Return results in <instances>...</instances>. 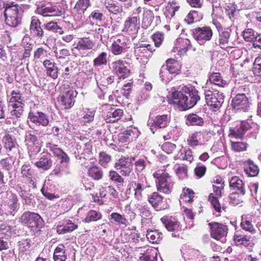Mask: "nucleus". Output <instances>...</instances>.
Instances as JSON below:
<instances>
[{
    "mask_svg": "<svg viewBox=\"0 0 261 261\" xmlns=\"http://www.w3.org/2000/svg\"><path fill=\"white\" fill-rule=\"evenodd\" d=\"M199 99L197 91L185 93L181 91H175L172 93L169 101L170 103L177 105L181 110L184 111L193 107Z\"/></svg>",
    "mask_w": 261,
    "mask_h": 261,
    "instance_id": "1",
    "label": "nucleus"
},
{
    "mask_svg": "<svg viewBox=\"0 0 261 261\" xmlns=\"http://www.w3.org/2000/svg\"><path fill=\"white\" fill-rule=\"evenodd\" d=\"M22 11L18 5L7 6L4 11L5 21L7 25L15 27L20 23Z\"/></svg>",
    "mask_w": 261,
    "mask_h": 261,
    "instance_id": "2",
    "label": "nucleus"
},
{
    "mask_svg": "<svg viewBox=\"0 0 261 261\" xmlns=\"http://www.w3.org/2000/svg\"><path fill=\"white\" fill-rule=\"evenodd\" d=\"M153 177L156 179L158 190L164 193L169 194L171 192L170 178L169 174L163 170H158L154 173Z\"/></svg>",
    "mask_w": 261,
    "mask_h": 261,
    "instance_id": "3",
    "label": "nucleus"
},
{
    "mask_svg": "<svg viewBox=\"0 0 261 261\" xmlns=\"http://www.w3.org/2000/svg\"><path fill=\"white\" fill-rule=\"evenodd\" d=\"M224 95L217 90L205 92V98L207 105L214 111L219 109L224 102Z\"/></svg>",
    "mask_w": 261,
    "mask_h": 261,
    "instance_id": "4",
    "label": "nucleus"
},
{
    "mask_svg": "<svg viewBox=\"0 0 261 261\" xmlns=\"http://www.w3.org/2000/svg\"><path fill=\"white\" fill-rule=\"evenodd\" d=\"M134 158H121L116 163L115 167L120 170V173L123 176H128L133 169V161Z\"/></svg>",
    "mask_w": 261,
    "mask_h": 261,
    "instance_id": "5",
    "label": "nucleus"
},
{
    "mask_svg": "<svg viewBox=\"0 0 261 261\" xmlns=\"http://www.w3.org/2000/svg\"><path fill=\"white\" fill-rule=\"evenodd\" d=\"M76 95L77 92L75 91L73 89H69L63 92L59 97L58 101L65 109H68L73 105Z\"/></svg>",
    "mask_w": 261,
    "mask_h": 261,
    "instance_id": "6",
    "label": "nucleus"
},
{
    "mask_svg": "<svg viewBox=\"0 0 261 261\" xmlns=\"http://www.w3.org/2000/svg\"><path fill=\"white\" fill-rule=\"evenodd\" d=\"M193 34L195 39L200 42L210 40L213 35L212 29L208 27L196 28Z\"/></svg>",
    "mask_w": 261,
    "mask_h": 261,
    "instance_id": "7",
    "label": "nucleus"
},
{
    "mask_svg": "<svg viewBox=\"0 0 261 261\" xmlns=\"http://www.w3.org/2000/svg\"><path fill=\"white\" fill-rule=\"evenodd\" d=\"M125 64L126 63L122 60H117L112 63L113 71L123 78L126 77L129 73V70L127 69Z\"/></svg>",
    "mask_w": 261,
    "mask_h": 261,
    "instance_id": "8",
    "label": "nucleus"
},
{
    "mask_svg": "<svg viewBox=\"0 0 261 261\" xmlns=\"http://www.w3.org/2000/svg\"><path fill=\"white\" fill-rule=\"evenodd\" d=\"M209 225L211 226V234L212 238L219 240L226 235L227 230L226 226L217 222L209 223Z\"/></svg>",
    "mask_w": 261,
    "mask_h": 261,
    "instance_id": "9",
    "label": "nucleus"
},
{
    "mask_svg": "<svg viewBox=\"0 0 261 261\" xmlns=\"http://www.w3.org/2000/svg\"><path fill=\"white\" fill-rule=\"evenodd\" d=\"M41 217L38 214L30 212L23 213L20 218L22 223L32 227L37 225Z\"/></svg>",
    "mask_w": 261,
    "mask_h": 261,
    "instance_id": "10",
    "label": "nucleus"
},
{
    "mask_svg": "<svg viewBox=\"0 0 261 261\" xmlns=\"http://www.w3.org/2000/svg\"><path fill=\"white\" fill-rule=\"evenodd\" d=\"M232 105L236 110H246L248 105V99L244 94H238L233 100Z\"/></svg>",
    "mask_w": 261,
    "mask_h": 261,
    "instance_id": "11",
    "label": "nucleus"
},
{
    "mask_svg": "<svg viewBox=\"0 0 261 261\" xmlns=\"http://www.w3.org/2000/svg\"><path fill=\"white\" fill-rule=\"evenodd\" d=\"M180 65L179 63L174 59H168L165 65L162 67L161 74L164 70H167L170 73H178L180 70Z\"/></svg>",
    "mask_w": 261,
    "mask_h": 261,
    "instance_id": "12",
    "label": "nucleus"
},
{
    "mask_svg": "<svg viewBox=\"0 0 261 261\" xmlns=\"http://www.w3.org/2000/svg\"><path fill=\"white\" fill-rule=\"evenodd\" d=\"M168 122V117L167 115L159 116L155 119H149L148 121V124L150 126H154L159 128L165 127Z\"/></svg>",
    "mask_w": 261,
    "mask_h": 261,
    "instance_id": "13",
    "label": "nucleus"
},
{
    "mask_svg": "<svg viewBox=\"0 0 261 261\" xmlns=\"http://www.w3.org/2000/svg\"><path fill=\"white\" fill-rule=\"evenodd\" d=\"M29 117L32 122L43 126H46L49 123L48 117L41 112H37L36 115L30 114Z\"/></svg>",
    "mask_w": 261,
    "mask_h": 261,
    "instance_id": "14",
    "label": "nucleus"
},
{
    "mask_svg": "<svg viewBox=\"0 0 261 261\" xmlns=\"http://www.w3.org/2000/svg\"><path fill=\"white\" fill-rule=\"evenodd\" d=\"M229 186L233 189L238 190L239 192L241 191L242 194H245L244 184L238 177H232L229 181Z\"/></svg>",
    "mask_w": 261,
    "mask_h": 261,
    "instance_id": "15",
    "label": "nucleus"
},
{
    "mask_svg": "<svg viewBox=\"0 0 261 261\" xmlns=\"http://www.w3.org/2000/svg\"><path fill=\"white\" fill-rule=\"evenodd\" d=\"M37 11L39 14L42 15L44 16H53L59 15L61 13L58 10H56L55 7H47L44 8L43 7H38Z\"/></svg>",
    "mask_w": 261,
    "mask_h": 261,
    "instance_id": "16",
    "label": "nucleus"
},
{
    "mask_svg": "<svg viewBox=\"0 0 261 261\" xmlns=\"http://www.w3.org/2000/svg\"><path fill=\"white\" fill-rule=\"evenodd\" d=\"M66 258L65 246L62 244L59 245L54 251V259L55 261H65Z\"/></svg>",
    "mask_w": 261,
    "mask_h": 261,
    "instance_id": "17",
    "label": "nucleus"
},
{
    "mask_svg": "<svg viewBox=\"0 0 261 261\" xmlns=\"http://www.w3.org/2000/svg\"><path fill=\"white\" fill-rule=\"evenodd\" d=\"M30 29L31 32L37 36L39 37L43 36V31L40 27V22L38 19L32 18L30 25Z\"/></svg>",
    "mask_w": 261,
    "mask_h": 261,
    "instance_id": "18",
    "label": "nucleus"
},
{
    "mask_svg": "<svg viewBox=\"0 0 261 261\" xmlns=\"http://www.w3.org/2000/svg\"><path fill=\"white\" fill-rule=\"evenodd\" d=\"M210 83L214 84V86L223 87L226 85L225 81L223 80L219 73H213L209 79Z\"/></svg>",
    "mask_w": 261,
    "mask_h": 261,
    "instance_id": "19",
    "label": "nucleus"
},
{
    "mask_svg": "<svg viewBox=\"0 0 261 261\" xmlns=\"http://www.w3.org/2000/svg\"><path fill=\"white\" fill-rule=\"evenodd\" d=\"M90 5V0H79L75 7L77 13L82 17V15L84 13L87 8Z\"/></svg>",
    "mask_w": 261,
    "mask_h": 261,
    "instance_id": "20",
    "label": "nucleus"
},
{
    "mask_svg": "<svg viewBox=\"0 0 261 261\" xmlns=\"http://www.w3.org/2000/svg\"><path fill=\"white\" fill-rule=\"evenodd\" d=\"M94 46V44L88 38H85L81 39L78 43L76 44L75 48L78 49H91Z\"/></svg>",
    "mask_w": 261,
    "mask_h": 261,
    "instance_id": "21",
    "label": "nucleus"
},
{
    "mask_svg": "<svg viewBox=\"0 0 261 261\" xmlns=\"http://www.w3.org/2000/svg\"><path fill=\"white\" fill-rule=\"evenodd\" d=\"M7 206L11 213L16 212L19 207V203L17 197L14 195H11L7 202Z\"/></svg>",
    "mask_w": 261,
    "mask_h": 261,
    "instance_id": "22",
    "label": "nucleus"
},
{
    "mask_svg": "<svg viewBox=\"0 0 261 261\" xmlns=\"http://www.w3.org/2000/svg\"><path fill=\"white\" fill-rule=\"evenodd\" d=\"M245 171L249 176L254 177L256 176L259 172L258 167L254 165L252 161H249L248 165L245 168Z\"/></svg>",
    "mask_w": 261,
    "mask_h": 261,
    "instance_id": "23",
    "label": "nucleus"
},
{
    "mask_svg": "<svg viewBox=\"0 0 261 261\" xmlns=\"http://www.w3.org/2000/svg\"><path fill=\"white\" fill-rule=\"evenodd\" d=\"M10 107L13 109V110L11 111L12 116H15L19 118L23 115V104L22 103L11 104V105H9V108H10Z\"/></svg>",
    "mask_w": 261,
    "mask_h": 261,
    "instance_id": "24",
    "label": "nucleus"
},
{
    "mask_svg": "<svg viewBox=\"0 0 261 261\" xmlns=\"http://www.w3.org/2000/svg\"><path fill=\"white\" fill-rule=\"evenodd\" d=\"M77 225L73 223L71 221L68 220L65 226H60L57 228V232L59 234L65 233L70 232L77 228Z\"/></svg>",
    "mask_w": 261,
    "mask_h": 261,
    "instance_id": "25",
    "label": "nucleus"
},
{
    "mask_svg": "<svg viewBox=\"0 0 261 261\" xmlns=\"http://www.w3.org/2000/svg\"><path fill=\"white\" fill-rule=\"evenodd\" d=\"M230 36L229 32L227 30H221L219 31V38L218 40L219 45L225 46L227 45L228 39Z\"/></svg>",
    "mask_w": 261,
    "mask_h": 261,
    "instance_id": "26",
    "label": "nucleus"
},
{
    "mask_svg": "<svg viewBox=\"0 0 261 261\" xmlns=\"http://www.w3.org/2000/svg\"><path fill=\"white\" fill-rule=\"evenodd\" d=\"M88 174L94 179H99L102 177V171L98 167L95 166L89 168Z\"/></svg>",
    "mask_w": 261,
    "mask_h": 261,
    "instance_id": "27",
    "label": "nucleus"
},
{
    "mask_svg": "<svg viewBox=\"0 0 261 261\" xmlns=\"http://www.w3.org/2000/svg\"><path fill=\"white\" fill-rule=\"evenodd\" d=\"M244 194H242L241 193V191L239 193H232L230 194V203L232 204L236 205H238L243 201V196Z\"/></svg>",
    "mask_w": 261,
    "mask_h": 261,
    "instance_id": "28",
    "label": "nucleus"
},
{
    "mask_svg": "<svg viewBox=\"0 0 261 261\" xmlns=\"http://www.w3.org/2000/svg\"><path fill=\"white\" fill-rule=\"evenodd\" d=\"M105 6L108 10L115 14H118L122 11L123 8L121 5L118 4L105 3Z\"/></svg>",
    "mask_w": 261,
    "mask_h": 261,
    "instance_id": "29",
    "label": "nucleus"
},
{
    "mask_svg": "<svg viewBox=\"0 0 261 261\" xmlns=\"http://www.w3.org/2000/svg\"><path fill=\"white\" fill-rule=\"evenodd\" d=\"M187 120L192 125H201L203 123V119L194 114L189 115Z\"/></svg>",
    "mask_w": 261,
    "mask_h": 261,
    "instance_id": "30",
    "label": "nucleus"
},
{
    "mask_svg": "<svg viewBox=\"0 0 261 261\" xmlns=\"http://www.w3.org/2000/svg\"><path fill=\"white\" fill-rule=\"evenodd\" d=\"M35 165L39 168H41L43 170H47L51 166V161L47 158H41L39 161L37 162Z\"/></svg>",
    "mask_w": 261,
    "mask_h": 261,
    "instance_id": "31",
    "label": "nucleus"
},
{
    "mask_svg": "<svg viewBox=\"0 0 261 261\" xmlns=\"http://www.w3.org/2000/svg\"><path fill=\"white\" fill-rule=\"evenodd\" d=\"M234 241L237 245H243L247 246L249 245L250 237L236 234L234 236Z\"/></svg>",
    "mask_w": 261,
    "mask_h": 261,
    "instance_id": "32",
    "label": "nucleus"
},
{
    "mask_svg": "<svg viewBox=\"0 0 261 261\" xmlns=\"http://www.w3.org/2000/svg\"><path fill=\"white\" fill-rule=\"evenodd\" d=\"M241 226L243 229L251 233H253L255 231V229L251 222L246 218L242 217V221L241 223Z\"/></svg>",
    "mask_w": 261,
    "mask_h": 261,
    "instance_id": "33",
    "label": "nucleus"
},
{
    "mask_svg": "<svg viewBox=\"0 0 261 261\" xmlns=\"http://www.w3.org/2000/svg\"><path fill=\"white\" fill-rule=\"evenodd\" d=\"M111 160V156L106 152H102L100 153L99 163L103 167L106 168L107 167L108 164L110 162Z\"/></svg>",
    "mask_w": 261,
    "mask_h": 261,
    "instance_id": "34",
    "label": "nucleus"
},
{
    "mask_svg": "<svg viewBox=\"0 0 261 261\" xmlns=\"http://www.w3.org/2000/svg\"><path fill=\"white\" fill-rule=\"evenodd\" d=\"M3 142L5 146L7 149L11 150L13 147H15L16 142L10 135H6L3 138Z\"/></svg>",
    "mask_w": 261,
    "mask_h": 261,
    "instance_id": "35",
    "label": "nucleus"
},
{
    "mask_svg": "<svg viewBox=\"0 0 261 261\" xmlns=\"http://www.w3.org/2000/svg\"><path fill=\"white\" fill-rule=\"evenodd\" d=\"M146 237L150 242L156 243L161 239V235L156 231L150 230L147 231Z\"/></svg>",
    "mask_w": 261,
    "mask_h": 261,
    "instance_id": "36",
    "label": "nucleus"
},
{
    "mask_svg": "<svg viewBox=\"0 0 261 261\" xmlns=\"http://www.w3.org/2000/svg\"><path fill=\"white\" fill-rule=\"evenodd\" d=\"M107 54L106 53H101L94 60L93 64L95 66H100L107 64Z\"/></svg>",
    "mask_w": 261,
    "mask_h": 261,
    "instance_id": "37",
    "label": "nucleus"
},
{
    "mask_svg": "<svg viewBox=\"0 0 261 261\" xmlns=\"http://www.w3.org/2000/svg\"><path fill=\"white\" fill-rule=\"evenodd\" d=\"M164 225L169 231H174L178 230L179 228V224L177 222L171 220H166L164 222Z\"/></svg>",
    "mask_w": 261,
    "mask_h": 261,
    "instance_id": "38",
    "label": "nucleus"
},
{
    "mask_svg": "<svg viewBox=\"0 0 261 261\" xmlns=\"http://www.w3.org/2000/svg\"><path fill=\"white\" fill-rule=\"evenodd\" d=\"M101 218V214L95 211H90L86 219L85 220L87 222H89L90 221H97Z\"/></svg>",
    "mask_w": 261,
    "mask_h": 261,
    "instance_id": "39",
    "label": "nucleus"
},
{
    "mask_svg": "<svg viewBox=\"0 0 261 261\" xmlns=\"http://www.w3.org/2000/svg\"><path fill=\"white\" fill-rule=\"evenodd\" d=\"M243 37L246 41L249 42L257 39L254 31L251 29H246L243 32Z\"/></svg>",
    "mask_w": 261,
    "mask_h": 261,
    "instance_id": "40",
    "label": "nucleus"
},
{
    "mask_svg": "<svg viewBox=\"0 0 261 261\" xmlns=\"http://www.w3.org/2000/svg\"><path fill=\"white\" fill-rule=\"evenodd\" d=\"M217 198V197L214 196L213 193H211L208 197V200L210 201L213 207L217 212H220L221 211V206Z\"/></svg>",
    "mask_w": 261,
    "mask_h": 261,
    "instance_id": "41",
    "label": "nucleus"
},
{
    "mask_svg": "<svg viewBox=\"0 0 261 261\" xmlns=\"http://www.w3.org/2000/svg\"><path fill=\"white\" fill-rule=\"evenodd\" d=\"M135 187H134V196L135 198L140 200L142 198V192L144 189L143 185L140 183H135Z\"/></svg>",
    "mask_w": 261,
    "mask_h": 261,
    "instance_id": "42",
    "label": "nucleus"
},
{
    "mask_svg": "<svg viewBox=\"0 0 261 261\" xmlns=\"http://www.w3.org/2000/svg\"><path fill=\"white\" fill-rule=\"evenodd\" d=\"M120 40L118 39L112 44L111 50L115 55H120L123 50V47L119 44Z\"/></svg>",
    "mask_w": 261,
    "mask_h": 261,
    "instance_id": "43",
    "label": "nucleus"
},
{
    "mask_svg": "<svg viewBox=\"0 0 261 261\" xmlns=\"http://www.w3.org/2000/svg\"><path fill=\"white\" fill-rule=\"evenodd\" d=\"M244 131H242L239 127L235 129H230L229 136L230 138L236 139H241L244 136Z\"/></svg>",
    "mask_w": 261,
    "mask_h": 261,
    "instance_id": "44",
    "label": "nucleus"
},
{
    "mask_svg": "<svg viewBox=\"0 0 261 261\" xmlns=\"http://www.w3.org/2000/svg\"><path fill=\"white\" fill-rule=\"evenodd\" d=\"M253 73L255 76H261V58L257 57L254 62Z\"/></svg>",
    "mask_w": 261,
    "mask_h": 261,
    "instance_id": "45",
    "label": "nucleus"
},
{
    "mask_svg": "<svg viewBox=\"0 0 261 261\" xmlns=\"http://www.w3.org/2000/svg\"><path fill=\"white\" fill-rule=\"evenodd\" d=\"M161 148L166 153L170 154L173 153L175 150L176 146L170 142H166L162 145Z\"/></svg>",
    "mask_w": 261,
    "mask_h": 261,
    "instance_id": "46",
    "label": "nucleus"
},
{
    "mask_svg": "<svg viewBox=\"0 0 261 261\" xmlns=\"http://www.w3.org/2000/svg\"><path fill=\"white\" fill-rule=\"evenodd\" d=\"M231 147L233 150L240 152L246 150L247 146L243 142L231 141Z\"/></svg>",
    "mask_w": 261,
    "mask_h": 261,
    "instance_id": "47",
    "label": "nucleus"
},
{
    "mask_svg": "<svg viewBox=\"0 0 261 261\" xmlns=\"http://www.w3.org/2000/svg\"><path fill=\"white\" fill-rule=\"evenodd\" d=\"M148 200L152 206H156L158 205L159 203L162 201V197L159 195L158 193L154 192L149 198Z\"/></svg>",
    "mask_w": 261,
    "mask_h": 261,
    "instance_id": "48",
    "label": "nucleus"
},
{
    "mask_svg": "<svg viewBox=\"0 0 261 261\" xmlns=\"http://www.w3.org/2000/svg\"><path fill=\"white\" fill-rule=\"evenodd\" d=\"M22 99L20 96V94L19 92H16L15 91H13L11 93V97L10 99L9 105H11V104L12 103H15V102H17L16 103H22Z\"/></svg>",
    "mask_w": 261,
    "mask_h": 261,
    "instance_id": "49",
    "label": "nucleus"
},
{
    "mask_svg": "<svg viewBox=\"0 0 261 261\" xmlns=\"http://www.w3.org/2000/svg\"><path fill=\"white\" fill-rule=\"evenodd\" d=\"M110 217L119 224H126V219L118 213H113L111 214Z\"/></svg>",
    "mask_w": 261,
    "mask_h": 261,
    "instance_id": "50",
    "label": "nucleus"
},
{
    "mask_svg": "<svg viewBox=\"0 0 261 261\" xmlns=\"http://www.w3.org/2000/svg\"><path fill=\"white\" fill-rule=\"evenodd\" d=\"M109 177L110 179L113 181L121 183L124 181L123 178L116 171H111L109 172Z\"/></svg>",
    "mask_w": 261,
    "mask_h": 261,
    "instance_id": "51",
    "label": "nucleus"
},
{
    "mask_svg": "<svg viewBox=\"0 0 261 261\" xmlns=\"http://www.w3.org/2000/svg\"><path fill=\"white\" fill-rule=\"evenodd\" d=\"M137 22V17H134L129 18L127 21L125 22L124 29L128 30L129 28H131V30H132L133 28H135Z\"/></svg>",
    "mask_w": 261,
    "mask_h": 261,
    "instance_id": "52",
    "label": "nucleus"
},
{
    "mask_svg": "<svg viewBox=\"0 0 261 261\" xmlns=\"http://www.w3.org/2000/svg\"><path fill=\"white\" fill-rule=\"evenodd\" d=\"M184 155L183 152H179L176 156H183V159L188 161L189 162H191L193 160V154L191 150H188L184 151Z\"/></svg>",
    "mask_w": 261,
    "mask_h": 261,
    "instance_id": "53",
    "label": "nucleus"
},
{
    "mask_svg": "<svg viewBox=\"0 0 261 261\" xmlns=\"http://www.w3.org/2000/svg\"><path fill=\"white\" fill-rule=\"evenodd\" d=\"M46 70L48 75L54 79L58 77V68L56 66H53V67H49Z\"/></svg>",
    "mask_w": 261,
    "mask_h": 261,
    "instance_id": "54",
    "label": "nucleus"
},
{
    "mask_svg": "<svg viewBox=\"0 0 261 261\" xmlns=\"http://www.w3.org/2000/svg\"><path fill=\"white\" fill-rule=\"evenodd\" d=\"M152 39L155 46H159L164 39V35L161 33L154 34L152 36Z\"/></svg>",
    "mask_w": 261,
    "mask_h": 261,
    "instance_id": "55",
    "label": "nucleus"
},
{
    "mask_svg": "<svg viewBox=\"0 0 261 261\" xmlns=\"http://www.w3.org/2000/svg\"><path fill=\"white\" fill-rule=\"evenodd\" d=\"M214 193L215 197H220L221 196L222 191L223 189L224 185L220 184V185H213Z\"/></svg>",
    "mask_w": 261,
    "mask_h": 261,
    "instance_id": "56",
    "label": "nucleus"
},
{
    "mask_svg": "<svg viewBox=\"0 0 261 261\" xmlns=\"http://www.w3.org/2000/svg\"><path fill=\"white\" fill-rule=\"evenodd\" d=\"M194 171L195 173L197 176L201 177L204 175L205 173L206 168L203 166H198L195 168Z\"/></svg>",
    "mask_w": 261,
    "mask_h": 261,
    "instance_id": "57",
    "label": "nucleus"
},
{
    "mask_svg": "<svg viewBox=\"0 0 261 261\" xmlns=\"http://www.w3.org/2000/svg\"><path fill=\"white\" fill-rule=\"evenodd\" d=\"M123 114V111L121 110L118 109L116 110H115L113 113H111L110 114V117H112L114 118L115 119L113 120V121H115L116 120H118L122 116Z\"/></svg>",
    "mask_w": 261,
    "mask_h": 261,
    "instance_id": "58",
    "label": "nucleus"
},
{
    "mask_svg": "<svg viewBox=\"0 0 261 261\" xmlns=\"http://www.w3.org/2000/svg\"><path fill=\"white\" fill-rule=\"evenodd\" d=\"M135 165L136 166V170L137 171L139 172L142 171L146 166L145 162L143 160H139L135 162Z\"/></svg>",
    "mask_w": 261,
    "mask_h": 261,
    "instance_id": "59",
    "label": "nucleus"
},
{
    "mask_svg": "<svg viewBox=\"0 0 261 261\" xmlns=\"http://www.w3.org/2000/svg\"><path fill=\"white\" fill-rule=\"evenodd\" d=\"M21 173L25 177H29L32 174V171L27 165H23L21 167Z\"/></svg>",
    "mask_w": 261,
    "mask_h": 261,
    "instance_id": "60",
    "label": "nucleus"
},
{
    "mask_svg": "<svg viewBox=\"0 0 261 261\" xmlns=\"http://www.w3.org/2000/svg\"><path fill=\"white\" fill-rule=\"evenodd\" d=\"M140 214L142 217H147L150 216V213L148 210L147 207L145 206H141L139 207Z\"/></svg>",
    "mask_w": 261,
    "mask_h": 261,
    "instance_id": "61",
    "label": "nucleus"
},
{
    "mask_svg": "<svg viewBox=\"0 0 261 261\" xmlns=\"http://www.w3.org/2000/svg\"><path fill=\"white\" fill-rule=\"evenodd\" d=\"M44 27L49 31H53L59 29L57 23L53 21H50L44 24Z\"/></svg>",
    "mask_w": 261,
    "mask_h": 261,
    "instance_id": "62",
    "label": "nucleus"
},
{
    "mask_svg": "<svg viewBox=\"0 0 261 261\" xmlns=\"http://www.w3.org/2000/svg\"><path fill=\"white\" fill-rule=\"evenodd\" d=\"M91 16L94 19L101 21L103 17V14L99 11H94L92 13Z\"/></svg>",
    "mask_w": 261,
    "mask_h": 261,
    "instance_id": "63",
    "label": "nucleus"
},
{
    "mask_svg": "<svg viewBox=\"0 0 261 261\" xmlns=\"http://www.w3.org/2000/svg\"><path fill=\"white\" fill-rule=\"evenodd\" d=\"M131 86L132 84L130 83H128L123 86L122 91L124 95L127 96L128 95L130 91L131 90Z\"/></svg>",
    "mask_w": 261,
    "mask_h": 261,
    "instance_id": "64",
    "label": "nucleus"
}]
</instances>
